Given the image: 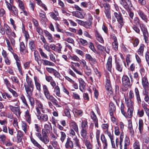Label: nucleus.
Returning <instances> with one entry per match:
<instances>
[{
    "label": "nucleus",
    "mask_w": 149,
    "mask_h": 149,
    "mask_svg": "<svg viewBox=\"0 0 149 149\" xmlns=\"http://www.w3.org/2000/svg\"><path fill=\"white\" fill-rule=\"evenodd\" d=\"M26 81L24 86L27 94L26 96H32L34 90V85L32 79L28 75H26Z\"/></svg>",
    "instance_id": "nucleus-1"
},
{
    "label": "nucleus",
    "mask_w": 149,
    "mask_h": 149,
    "mask_svg": "<svg viewBox=\"0 0 149 149\" xmlns=\"http://www.w3.org/2000/svg\"><path fill=\"white\" fill-rule=\"evenodd\" d=\"M120 4L128 12L129 16L133 19L134 13L132 11V8H134L131 0H118Z\"/></svg>",
    "instance_id": "nucleus-2"
},
{
    "label": "nucleus",
    "mask_w": 149,
    "mask_h": 149,
    "mask_svg": "<svg viewBox=\"0 0 149 149\" xmlns=\"http://www.w3.org/2000/svg\"><path fill=\"white\" fill-rule=\"evenodd\" d=\"M122 85L123 87L121 89L123 91L125 90V88L128 89L131 86L130 79L127 75H124L122 78Z\"/></svg>",
    "instance_id": "nucleus-3"
},
{
    "label": "nucleus",
    "mask_w": 149,
    "mask_h": 149,
    "mask_svg": "<svg viewBox=\"0 0 149 149\" xmlns=\"http://www.w3.org/2000/svg\"><path fill=\"white\" fill-rule=\"evenodd\" d=\"M140 27L141 30L142 31L143 38L144 40L145 43L148 44L149 42L148 37H149V33L147 27L146 25L143 24L140 25Z\"/></svg>",
    "instance_id": "nucleus-4"
},
{
    "label": "nucleus",
    "mask_w": 149,
    "mask_h": 149,
    "mask_svg": "<svg viewBox=\"0 0 149 149\" xmlns=\"http://www.w3.org/2000/svg\"><path fill=\"white\" fill-rule=\"evenodd\" d=\"M5 3L8 8L12 15L17 16L18 15V10L17 8L15 6L12 5L7 1H5Z\"/></svg>",
    "instance_id": "nucleus-5"
},
{
    "label": "nucleus",
    "mask_w": 149,
    "mask_h": 149,
    "mask_svg": "<svg viewBox=\"0 0 149 149\" xmlns=\"http://www.w3.org/2000/svg\"><path fill=\"white\" fill-rule=\"evenodd\" d=\"M17 107H14L11 105L9 106V108L11 111L15 114L16 116L19 118L20 117V115L22 113L20 107L19 106L15 105Z\"/></svg>",
    "instance_id": "nucleus-6"
},
{
    "label": "nucleus",
    "mask_w": 149,
    "mask_h": 149,
    "mask_svg": "<svg viewBox=\"0 0 149 149\" xmlns=\"http://www.w3.org/2000/svg\"><path fill=\"white\" fill-rule=\"evenodd\" d=\"M108 111L111 118H113L115 119L114 113L116 112V107L114 103L112 101L110 102L109 104Z\"/></svg>",
    "instance_id": "nucleus-7"
},
{
    "label": "nucleus",
    "mask_w": 149,
    "mask_h": 149,
    "mask_svg": "<svg viewBox=\"0 0 149 149\" xmlns=\"http://www.w3.org/2000/svg\"><path fill=\"white\" fill-rule=\"evenodd\" d=\"M114 15L116 18L117 21L119 23L118 27L120 29H121L124 25L123 19L121 13H119V14H118L116 12H114Z\"/></svg>",
    "instance_id": "nucleus-8"
},
{
    "label": "nucleus",
    "mask_w": 149,
    "mask_h": 149,
    "mask_svg": "<svg viewBox=\"0 0 149 149\" xmlns=\"http://www.w3.org/2000/svg\"><path fill=\"white\" fill-rule=\"evenodd\" d=\"M36 103V108L37 113L38 115L41 114V111L40 110H42L43 113H44L43 109V105L41 102L39 100L37 99L35 100Z\"/></svg>",
    "instance_id": "nucleus-9"
},
{
    "label": "nucleus",
    "mask_w": 149,
    "mask_h": 149,
    "mask_svg": "<svg viewBox=\"0 0 149 149\" xmlns=\"http://www.w3.org/2000/svg\"><path fill=\"white\" fill-rule=\"evenodd\" d=\"M85 56L87 60L92 67L94 66V65L97 63V61L96 59L92 57L90 54H85Z\"/></svg>",
    "instance_id": "nucleus-10"
},
{
    "label": "nucleus",
    "mask_w": 149,
    "mask_h": 149,
    "mask_svg": "<svg viewBox=\"0 0 149 149\" xmlns=\"http://www.w3.org/2000/svg\"><path fill=\"white\" fill-rule=\"evenodd\" d=\"M115 68L116 70L120 72H122L123 66L122 63L121 61L119 60H116L115 61Z\"/></svg>",
    "instance_id": "nucleus-11"
},
{
    "label": "nucleus",
    "mask_w": 149,
    "mask_h": 149,
    "mask_svg": "<svg viewBox=\"0 0 149 149\" xmlns=\"http://www.w3.org/2000/svg\"><path fill=\"white\" fill-rule=\"evenodd\" d=\"M113 132V130L112 133ZM105 133L107 134L110 139L112 148H115V145L114 141V135L113 133H112V134H111V132H109V130H106L105 132Z\"/></svg>",
    "instance_id": "nucleus-12"
},
{
    "label": "nucleus",
    "mask_w": 149,
    "mask_h": 149,
    "mask_svg": "<svg viewBox=\"0 0 149 149\" xmlns=\"http://www.w3.org/2000/svg\"><path fill=\"white\" fill-rule=\"evenodd\" d=\"M112 57L109 56L108 57L107 62L106 65V68L107 70L110 72H111V69L112 68Z\"/></svg>",
    "instance_id": "nucleus-13"
},
{
    "label": "nucleus",
    "mask_w": 149,
    "mask_h": 149,
    "mask_svg": "<svg viewBox=\"0 0 149 149\" xmlns=\"http://www.w3.org/2000/svg\"><path fill=\"white\" fill-rule=\"evenodd\" d=\"M24 135V132L20 130L17 131V134L16 137V142L17 143H19L22 142V140Z\"/></svg>",
    "instance_id": "nucleus-14"
},
{
    "label": "nucleus",
    "mask_w": 149,
    "mask_h": 149,
    "mask_svg": "<svg viewBox=\"0 0 149 149\" xmlns=\"http://www.w3.org/2000/svg\"><path fill=\"white\" fill-rule=\"evenodd\" d=\"M70 126L71 129H73L77 133L79 132V129L78 125L74 120H71L70 121Z\"/></svg>",
    "instance_id": "nucleus-15"
},
{
    "label": "nucleus",
    "mask_w": 149,
    "mask_h": 149,
    "mask_svg": "<svg viewBox=\"0 0 149 149\" xmlns=\"http://www.w3.org/2000/svg\"><path fill=\"white\" fill-rule=\"evenodd\" d=\"M65 146L67 149H72L73 148V143L71 140V139L69 137H68L67 139Z\"/></svg>",
    "instance_id": "nucleus-16"
},
{
    "label": "nucleus",
    "mask_w": 149,
    "mask_h": 149,
    "mask_svg": "<svg viewBox=\"0 0 149 149\" xmlns=\"http://www.w3.org/2000/svg\"><path fill=\"white\" fill-rule=\"evenodd\" d=\"M38 118L40 120L41 122L47 121L48 120V116L47 114L42 113L37 115Z\"/></svg>",
    "instance_id": "nucleus-17"
},
{
    "label": "nucleus",
    "mask_w": 149,
    "mask_h": 149,
    "mask_svg": "<svg viewBox=\"0 0 149 149\" xmlns=\"http://www.w3.org/2000/svg\"><path fill=\"white\" fill-rule=\"evenodd\" d=\"M137 12L141 18L145 22H147L148 18L147 16L144 13L143 11L140 10H137Z\"/></svg>",
    "instance_id": "nucleus-18"
},
{
    "label": "nucleus",
    "mask_w": 149,
    "mask_h": 149,
    "mask_svg": "<svg viewBox=\"0 0 149 149\" xmlns=\"http://www.w3.org/2000/svg\"><path fill=\"white\" fill-rule=\"evenodd\" d=\"M78 80L79 83V89L82 92H84V90L86 86V83L81 78H79Z\"/></svg>",
    "instance_id": "nucleus-19"
},
{
    "label": "nucleus",
    "mask_w": 149,
    "mask_h": 149,
    "mask_svg": "<svg viewBox=\"0 0 149 149\" xmlns=\"http://www.w3.org/2000/svg\"><path fill=\"white\" fill-rule=\"evenodd\" d=\"M47 100L51 101L57 107H60L61 106L58 104V102L57 100L52 95H50L46 98Z\"/></svg>",
    "instance_id": "nucleus-20"
},
{
    "label": "nucleus",
    "mask_w": 149,
    "mask_h": 149,
    "mask_svg": "<svg viewBox=\"0 0 149 149\" xmlns=\"http://www.w3.org/2000/svg\"><path fill=\"white\" fill-rule=\"evenodd\" d=\"M105 88L107 90L109 91L112 89L111 80L109 77L107 78L105 81Z\"/></svg>",
    "instance_id": "nucleus-21"
},
{
    "label": "nucleus",
    "mask_w": 149,
    "mask_h": 149,
    "mask_svg": "<svg viewBox=\"0 0 149 149\" xmlns=\"http://www.w3.org/2000/svg\"><path fill=\"white\" fill-rule=\"evenodd\" d=\"M145 47V45L143 44H141L139 48L137 50V52L138 54L140 56H143L144 48Z\"/></svg>",
    "instance_id": "nucleus-22"
},
{
    "label": "nucleus",
    "mask_w": 149,
    "mask_h": 149,
    "mask_svg": "<svg viewBox=\"0 0 149 149\" xmlns=\"http://www.w3.org/2000/svg\"><path fill=\"white\" fill-rule=\"evenodd\" d=\"M95 35L96 39L99 42L101 43H104V40L103 39L101 35L97 30H96L95 31Z\"/></svg>",
    "instance_id": "nucleus-23"
},
{
    "label": "nucleus",
    "mask_w": 149,
    "mask_h": 149,
    "mask_svg": "<svg viewBox=\"0 0 149 149\" xmlns=\"http://www.w3.org/2000/svg\"><path fill=\"white\" fill-rule=\"evenodd\" d=\"M73 112L76 117H81L83 114V111L81 109H75L73 110Z\"/></svg>",
    "instance_id": "nucleus-24"
},
{
    "label": "nucleus",
    "mask_w": 149,
    "mask_h": 149,
    "mask_svg": "<svg viewBox=\"0 0 149 149\" xmlns=\"http://www.w3.org/2000/svg\"><path fill=\"white\" fill-rule=\"evenodd\" d=\"M101 140L103 144L104 149H107V141L104 134H101Z\"/></svg>",
    "instance_id": "nucleus-25"
},
{
    "label": "nucleus",
    "mask_w": 149,
    "mask_h": 149,
    "mask_svg": "<svg viewBox=\"0 0 149 149\" xmlns=\"http://www.w3.org/2000/svg\"><path fill=\"white\" fill-rule=\"evenodd\" d=\"M92 19L91 18H89L87 21L84 22L83 26L87 29H90L91 27Z\"/></svg>",
    "instance_id": "nucleus-26"
},
{
    "label": "nucleus",
    "mask_w": 149,
    "mask_h": 149,
    "mask_svg": "<svg viewBox=\"0 0 149 149\" xmlns=\"http://www.w3.org/2000/svg\"><path fill=\"white\" fill-rule=\"evenodd\" d=\"M25 49L26 47L24 42H20L19 45V50L21 54L23 55L25 54L26 53Z\"/></svg>",
    "instance_id": "nucleus-27"
},
{
    "label": "nucleus",
    "mask_w": 149,
    "mask_h": 149,
    "mask_svg": "<svg viewBox=\"0 0 149 149\" xmlns=\"http://www.w3.org/2000/svg\"><path fill=\"white\" fill-rule=\"evenodd\" d=\"M135 93L137 103L138 104H140L141 101L139 95V91L137 88H135Z\"/></svg>",
    "instance_id": "nucleus-28"
},
{
    "label": "nucleus",
    "mask_w": 149,
    "mask_h": 149,
    "mask_svg": "<svg viewBox=\"0 0 149 149\" xmlns=\"http://www.w3.org/2000/svg\"><path fill=\"white\" fill-rule=\"evenodd\" d=\"M30 140L33 145L39 149L42 148L41 145L32 136L30 137Z\"/></svg>",
    "instance_id": "nucleus-29"
},
{
    "label": "nucleus",
    "mask_w": 149,
    "mask_h": 149,
    "mask_svg": "<svg viewBox=\"0 0 149 149\" xmlns=\"http://www.w3.org/2000/svg\"><path fill=\"white\" fill-rule=\"evenodd\" d=\"M142 83L143 88H149V84L146 78H143L142 79Z\"/></svg>",
    "instance_id": "nucleus-30"
},
{
    "label": "nucleus",
    "mask_w": 149,
    "mask_h": 149,
    "mask_svg": "<svg viewBox=\"0 0 149 149\" xmlns=\"http://www.w3.org/2000/svg\"><path fill=\"white\" fill-rule=\"evenodd\" d=\"M34 80L36 89L39 92H40L41 91V84L40 83V81L37 77L35 78V77H34Z\"/></svg>",
    "instance_id": "nucleus-31"
},
{
    "label": "nucleus",
    "mask_w": 149,
    "mask_h": 149,
    "mask_svg": "<svg viewBox=\"0 0 149 149\" xmlns=\"http://www.w3.org/2000/svg\"><path fill=\"white\" fill-rule=\"evenodd\" d=\"M125 103L128 108L134 107V102L131 99H127L125 97Z\"/></svg>",
    "instance_id": "nucleus-32"
},
{
    "label": "nucleus",
    "mask_w": 149,
    "mask_h": 149,
    "mask_svg": "<svg viewBox=\"0 0 149 149\" xmlns=\"http://www.w3.org/2000/svg\"><path fill=\"white\" fill-rule=\"evenodd\" d=\"M44 32L45 36L47 37L49 42H52L53 41V40L52 38V35L47 30H45Z\"/></svg>",
    "instance_id": "nucleus-33"
},
{
    "label": "nucleus",
    "mask_w": 149,
    "mask_h": 149,
    "mask_svg": "<svg viewBox=\"0 0 149 149\" xmlns=\"http://www.w3.org/2000/svg\"><path fill=\"white\" fill-rule=\"evenodd\" d=\"M43 89L44 95L46 98L51 95L48 87L46 85H43Z\"/></svg>",
    "instance_id": "nucleus-34"
},
{
    "label": "nucleus",
    "mask_w": 149,
    "mask_h": 149,
    "mask_svg": "<svg viewBox=\"0 0 149 149\" xmlns=\"http://www.w3.org/2000/svg\"><path fill=\"white\" fill-rule=\"evenodd\" d=\"M29 46L31 51H36V46L34 40H31L29 41Z\"/></svg>",
    "instance_id": "nucleus-35"
},
{
    "label": "nucleus",
    "mask_w": 149,
    "mask_h": 149,
    "mask_svg": "<svg viewBox=\"0 0 149 149\" xmlns=\"http://www.w3.org/2000/svg\"><path fill=\"white\" fill-rule=\"evenodd\" d=\"M143 129V120L140 118L139 120V129L140 134H141Z\"/></svg>",
    "instance_id": "nucleus-36"
},
{
    "label": "nucleus",
    "mask_w": 149,
    "mask_h": 149,
    "mask_svg": "<svg viewBox=\"0 0 149 149\" xmlns=\"http://www.w3.org/2000/svg\"><path fill=\"white\" fill-rule=\"evenodd\" d=\"M87 129H81L80 132L81 136L84 140L87 139Z\"/></svg>",
    "instance_id": "nucleus-37"
},
{
    "label": "nucleus",
    "mask_w": 149,
    "mask_h": 149,
    "mask_svg": "<svg viewBox=\"0 0 149 149\" xmlns=\"http://www.w3.org/2000/svg\"><path fill=\"white\" fill-rule=\"evenodd\" d=\"M133 149H141V144L139 141L136 140L133 144Z\"/></svg>",
    "instance_id": "nucleus-38"
},
{
    "label": "nucleus",
    "mask_w": 149,
    "mask_h": 149,
    "mask_svg": "<svg viewBox=\"0 0 149 149\" xmlns=\"http://www.w3.org/2000/svg\"><path fill=\"white\" fill-rule=\"evenodd\" d=\"M72 15L80 19L84 18L83 14L80 12L78 11H73L72 12Z\"/></svg>",
    "instance_id": "nucleus-39"
},
{
    "label": "nucleus",
    "mask_w": 149,
    "mask_h": 149,
    "mask_svg": "<svg viewBox=\"0 0 149 149\" xmlns=\"http://www.w3.org/2000/svg\"><path fill=\"white\" fill-rule=\"evenodd\" d=\"M3 27L6 35H9L11 32V30L10 26L7 24H5L3 25Z\"/></svg>",
    "instance_id": "nucleus-40"
},
{
    "label": "nucleus",
    "mask_w": 149,
    "mask_h": 149,
    "mask_svg": "<svg viewBox=\"0 0 149 149\" xmlns=\"http://www.w3.org/2000/svg\"><path fill=\"white\" fill-rule=\"evenodd\" d=\"M134 107L128 108L127 110V116L126 118H131L133 116V112L134 110Z\"/></svg>",
    "instance_id": "nucleus-41"
},
{
    "label": "nucleus",
    "mask_w": 149,
    "mask_h": 149,
    "mask_svg": "<svg viewBox=\"0 0 149 149\" xmlns=\"http://www.w3.org/2000/svg\"><path fill=\"white\" fill-rule=\"evenodd\" d=\"M88 122L87 120L86 119L82 120L81 123V129H87L88 128Z\"/></svg>",
    "instance_id": "nucleus-42"
},
{
    "label": "nucleus",
    "mask_w": 149,
    "mask_h": 149,
    "mask_svg": "<svg viewBox=\"0 0 149 149\" xmlns=\"http://www.w3.org/2000/svg\"><path fill=\"white\" fill-rule=\"evenodd\" d=\"M125 107L124 104L123 103V102L121 101V104L120 107V111L122 114L125 117L127 116V113L125 111L124 109Z\"/></svg>",
    "instance_id": "nucleus-43"
},
{
    "label": "nucleus",
    "mask_w": 149,
    "mask_h": 149,
    "mask_svg": "<svg viewBox=\"0 0 149 149\" xmlns=\"http://www.w3.org/2000/svg\"><path fill=\"white\" fill-rule=\"evenodd\" d=\"M45 144H47L49 142V139L48 136H42L40 140Z\"/></svg>",
    "instance_id": "nucleus-44"
},
{
    "label": "nucleus",
    "mask_w": 149,
    "mask_h": 149,
    "mask_svg": "<svg viewBox=\"0 0 149 149\" xmlns=\"http://www.w3.org/2000/svg\"><path fill=\"white\" fill-rule=\"evenodd\" d=\"M54 91L56 93V95L59 97H61V95L60 93V89L58 85L56 86L54 88Z\"/></svg>",
    "instance_id": "nucleus-45"
},
{
    "label": "nucleus",
    "mask_w": 149,
    "mask_h": 149,
    "mask_svg": "<svg viewBox=\"0 0 149 149\" xmlns=\"http://www.w3.org/2000/svg\"><path fill=\"white\" fill-rule=\"evenodd\" d=\"M124 136V133L123 132H121L120 137L119 147L120 149H123L122 143Z\"/></svg>",
    "instance_id": "nucleus-46"
},
{
    "label": "nucleus",
    "mask_w": 149,
    "mask_h": 149,
    "mask_svg": "<svg viewBox=\"0 0 149 149\" xmlns=\"http://www.w3.org/2000/svg\"><path fill=\"white\" fill-rule=\"evenodd\" d=\"M32 96H29L27 97L29 101L30 102V104L32 108H34L35 106V101L33 97Z\"/></svg>",
    "instance_id": "nucleus-47"
},
{
    "label": "nucleus",
    "mask_w": 149,
    "mask_h": 149,
    "mask_svg": "<svg viewBox=\"0 0 149 149\" xmlns=\"http://www.w3.org/2000/svg\"><path fill=\"white\" fill-rule=\"evenodd\" d=\"M6 40L7 45V47L8 50L10 52L14 50L12 48V46L11 45L10 42L9 40L7 38H6Z\"/></svg>",
    "instance_id": "nucleus-48"
},
{
    "label": "nucleus",
    "mask_w": 149,
    "mask_h": 149,
    "mask_svg": "<svg viewBox=\"0 0 149 149\" xmlns=\"http://www.w3.org/2000/svg\"><path fill=\"white\" fill-rule=\"evenodd\" d=\"M70 109L69 108H66L64 110V113L65 114V116L69 118H71V116L70 111Z\"/></svg>",
    "instance_id": "nucleus-49"
},
{
    "label": "nucleus",
    "mask_w": 149,
    "mask_h": 149,
    "mask_svg": "<svg viewBox=\"0 0 149 149\" xmlns=\"http://www.w3.org/2000/svg\"><path fill=\"white\" fill-rule=\"evenodd\" d=\"M79 40L78 42L80 43L82 45L85 46L88 45V43L86 40L82 38H79Z\"/></svg>",
    "instance_id": "nucleus-50"
},
{
    "label": "nucleus",
    "mask_w": 149,
    "mask_h": 149,
    "mask_svg": "<svg viewBox=\"0 0 149 149\" xmlns=\"http://www.w3.org/2000/svg\"><path fill=\"white\" fill-rule=\"evenodd\" d=\"M17 2L19 8L21 10L25 9V6L23 1L21 0H17Z\"/></svg>",
    "instance_id": "nucleus-51"
},
{
    "label": "nucleus",
    "mask_w": 149,
    "mask_h": 149,
    "mask_svg": "<svg viewBox=\"0 0 149 149\" xmlns=\"http://www.w3.org/2000/svg\"><path fill=\"white\" fill-rule=\"evenodd\" d=\"M16 65L19 72L21 75H22L23 74V72L22 71V68L21 65V63L16 64Z\"/></svg>",
    "instance_id": "nucleus-52"
},
{
    "label": "nucleus",
    "mask_w": 149,
    "mask_h": 149,
    "mask_svg": "<svg viewBox=\"0 0 149 149\" xmlns=\"http://www.w3.org/2000/svg\"><path fill=\"white\" fill-rule=\"evenodd\" d=\"M55 25L56 28L58 32H61L63 33H65V30H63V29H60L59 28L60 26L59 24L57 22H56L55 23Z\"/></svg>",
    "instance_id": "nucleus-53"
},
{
    "label": "nucleus",
    "mask_w": 149,
    "mask_h": 149,
    "mask_svg": "<svg viewBox=\"0 0 149 149\" xmlns=\"http://www.w3.org/2000/svg\"><path fill=\"white\" fill-rule=\"evenodd\" d=\"M85 145L86 146L87 149H92V146L89 141L86 139L85 140Z\"/></svg>",
    "instance_id": "nucleus-54"
},
{
    "label": "nucleus",
    "mask_w": 149,
    "mask_h": 149,
    "mask_svg": "<svg viewBox=\"0 0 149 149\" xmlns=\"http://www.w3.org/2000/svg\"><path fill=\"white\" fill-rule=\"evenodd\" d=\"M39 52L41 56L43 58H45L46 59L48 58V57L47 54H45L43 51L42 49L40 48L39 49Z\"/></svg>",
    "instance_id": "nucleus-55"
},
{
    "label": "nucleus",
    "mask_w": 149,
    "mask_h": 149,
    "mask_svg": "<svg viewBox=\"0 0 149 149\" xmlns=\"http://www.w3.org/2000/svg\"><path fill=\"white\" fill-rule=\"evenodd\" d=\"M4 84H5L6 86L7 87L8 89H9V88L11 87V84L7 78H5L3 79Z\"/></svg>",
    "instance_id": "nucleus-56"
},
{
    "label": "nucleus",
    "mask_w": 149,
    "mask_h": 149,
    "mask_svg": "<svg viewBox=\"0 0 149 149\" xmlns=\"http://www.w3.org/2000/svg\"><path fill=\"white\" fill-rule=\"evenodd\" d=\"M90 115L91 118L93 121L98 120L96 114L93 111L90 112Z\"/></svg>",
    "instance_id": "nucleus-57"
},
{
    "label": "nucleus",
    "mask_w": 149,
    "mask_h": 149,
    "mask_svg": "<svg viewBox=\"0 0 149 149\" xmlns=\"http://www.w3.org/2000/svg\"><path fill=\"white\" fill-rule=\"evenodd\" d=\"M133 21L134 23V25L140 26V25L141 24L140 23L141 21L140 19H139V18L138 17H134V19Z\"/></svg>",
    "instance_id": "nucleus-58"
},
{
    "label": "nucleus",
    "mask_w": 149,
    "mask_h": 149,
    "mask_svg": "<svg viewBox=\"0 0 149 149\" xmlns=\"http://www.w3.org/2000/svg\"><path fill=\"white\" fill-rule=\"evenodd\" d=\"M20 98L22 101V102L26 106V107H27L28 109H29V105L27 103L26 100L24 96L23 95H22V96Z\"/></svg>",
    "instance_id": "nucleus-59"
},
{
    "label": "nucleus",
    "mask_w": 149,
    "mask_h": 149,
    "mask_svg": "<svg viewBox=\"0 0 149 149\" xmlns=\"http://www.w3.org/2000/svg\"><path fill=\"white\" fill-rule=\"evenodd\" d=\"M69 58L72 60L75 61H79V58L76 55H73L72 56L70 55L69 56Z\"/></svg>",
    "instance_id": "nucleus-60"
},
{
    "label": "nucleus",
    "mask_w": 149,
    "mask_h": 149,
    "mask_svg": "<svg viewBox=\"0 0 149 149\" xmlns=\"http://www.w3.org/2000/svg\"><path fill=\"white\" fill-rule=\"evenodd\" d=\"M36 4L34 1H30L29 4V7L33 11H34V8L35 7Z\"/></svg>",
    "instance_id": "nucleus-61"
},
{
    "label": "nucleus",
    "mask_w": 149,
    "mask_h": 149,
    "mask_svg": "<svg viewBox=\"0 0 149 149\" xmlns=\"http://www.w3.org/2000/svg\"><path fill=\"white\" fill-rule=\"evenodd\" d=\"M89 47L96 54L97 53V52L94 47V45L92 42H90Z\"/></svg>",
    "instance_id": "nucleus-62"
},
{
    "label": "nucleus",
    "mask_w": 149,
    "mask_h": 149,
    "mask_svg": "<svg viewBox=\"0 0 149 149\" xmlns=\"http://www.w3.org/2000/svg\"><path fill=\"white\" fill-rule=\"evenodd\" d=\"M60 134L61 135L60 139L62 143H63L66 138V135L65 133L63 132H61Z\"/></svg>",
    "instance_id": "nucleus-63"
},
{
    "label": "nucleus",
    "mask_w": 149,
    "mask_h": 149,
    "mask_svg": "<svg viewBox=\"0 0 149 149\" xmlns=\"http://www.w3.org/2000/svg\"><path fill=\"white\" fill-rule=\"evenodd\" d=\"M112 45L114 50L116 51L118 50V43L117 41H113L112 42Z\"/></svg>",
    "instance_id": "nucleus-64"
}]
</instances>
